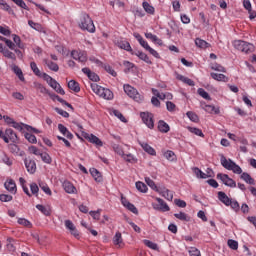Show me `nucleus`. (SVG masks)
<instances>
[{
  "mask_svg": "<svg viewBox=\"0 0 256 256\" xmlns=\"http://www.w3.org/2000/svg\"><path fill=\"white\" fill-rule=\"evenodd\" d=\"M90 173L95 181H97L98 183H101V181H103V176H101V172H99V170H97L96 168H91Z\"/></svg>",
  "mask_w": 256,
  "mask_h": 256,
  "instance_id": "obj_23",
  "label": "nucleus"
},
{
  "mask_svg": "<svg viewBox=\"0 0 256 256\" xmlns=\"http://www.w3.org/2000/svg\"><path fill=\"white\" fill-rule=\"evenodd\" d=\"M8 148H9V151L13 155H19L20 157H23V155L25 153V152L21 151V149L19 148V146L17 144H9Z\"/></svg>",
  "mask_w": 256,
  "mask_h": 256,
  "instance_id": "obj_14",
  "label": "nucleus"
},
{
  "mask_svg": "<svg viewBox=\"0 0 256 256\" xmlns=\"http://www.w3.org/2000/svg\"><path fill=\"white\" fill-rule=\"evenodd\" d=\"M142 7L146 13L149 15H155V7H153L149 2H143Z\"/></svg>",
  "mask_w": 256,
  "mask_h": 256,
  "instance_id": "obj_27",
  "label": "nucleus"
},
{
  "mask_svg": "<svg viewBox=\"0 0 256 256\" xmlns=\"http://www.w3.org/2000/svg\"><path fill=\"white\" fill-rule=\"evenodd\" d=\"M124 92L130 99L136 101V103H141L144 99L143 95L139 94V91L129 84H124Z\"/></svg>",
  "mask_w": 256,
  "mask_h": 256,
  "instance_id": "obj_4",
  "label": "nucleus"
},
{
  "mask_svg": "<svg viewBox=\"0 0 256 256\" xmlns=\"http://www.w3.org/2000/svg\"><path fill=\"white\" fill-rule=\"evenodd\" d=\"M115 117H118V119H120V121H122V123H127V119H125V116H123V114L121 112H119V110H114L113 111Z\"/></svg>",
  "mask_w": 256,
  "mask_h": 256,
  "instance_id": "obj_58",
  "label": "nucleus"
},
{
  "mask_svg": "<svg viewBox=\"0 0 256 256\" xmlns=\"http://www.w3.org/2000/svg\"><path fill=\"white\" fill-rule=\"evenodd\" d=\"M30 191L32 195H35V197L39 196V186L37 185V183L33 182L30 184Z\"/></svg>",
  "mask_w": 256,
  "mask_h": 256,
  "instance_id": "obj_41",
  "label": "nucleus"
},
{
  "mask_svg": "<svg viewBox=\"0 0 256 256\" xmlns=\"http://www.w3.org/2000/svg\"><path fill=\"white\" fill-rule=\"evenodd\" d=\"M103 69H105V71L107 73H109L110 75H112V77H117V72L114 71L113 67H111V65L109 64H103Z\"/></svg>",
  "mask_w": 256,
  "mask_h": 256,
  "instance_id": "obj_42",
  "label": "nucleus"
},
{
  "mask_svg": "<svg viewBox=\"0 0 256 256\" xmlns=\"http://www.w3.org/2000/svg\"><path fill=\"white\" fill-rule=\"evenodd\" d=\"M164 157L167 159V161H177V155H175V152L171 150L164 152Z\"/></svg>",
  "mask_w": 256,
  "mask_h": 256,
  "instance_id": "obj_31",
  "label": "nucleus"
},
{
  "mask_svg": "<svg viewBox=\"0 0 256 256\" xmlns=\"http://www.w3.org/2000/svg\"><path fill=\"white\" fill-rule=\"evenodd\" d=\"M12 37L14 43L19 47V49H23L25 47V45L21 43V37L17 36V34H13Z\"/></svg>",
  "mask_w": 256,
  "mask_h": 256,
  "instance_id": "obj_45",
  "label": "nucleus"
},
{
  "mask_svg": "<svg viewBox=\"0 0 256 256\" xmlns=\"http://www.w3.org/2000/svg\"><path fill=\"white\" fill-rule=\"evenodd\" d=\"M220 162L224 169H227L228 171H233V173H236V175H241V173H243V169H241L240 166L237 165V163H235L231 159L227 160L224 155H221Z\"/></svg>",
  "mask_w": 256,
  "mask_h": 256,
  "instance_id": "obj_2",
  "label": "nucleus"
},
{
  "mask_svg": "<svg viewBox=\"0 0 256 256\" xmlns=\"http://www.w3.org/2000/svg\"><path fill=\"white\" fill-rule=\"evenodd\" d=\"M68 88L71 89V91H74V93H79L81 91V87L79 86V82L75 80H70L68 82Z\"/></svg>",
  "mask_w": 256,
  "mask_h": 256,
  "instance_id": "obj_22",
  "label": "nucleus"
},
{
  "mask_svg": "<svg viewBox=\"0 0 256 256\" xmlns=\"http://www.w3.org/2000/svg\"><path fill=\"white\" fill-rule=\"evenodd\" d=\"M255 51V46L253 44L246 42V45H244V50L242 53H253Z\"/></svg>",
  "mask_w": 256,
  "mask_h": 256,
  "instance_id": "obj_47",
  "label": "nucleus"
},
{
  "mask_svg": "<svg viewBox=\"0 0 256 256\" xmlns=\"http://www.w3.org/2000/svg\"><path fill=\"white\" fill-rule=\"evenodd\" d=\"M91 89L96 95L102 97V99H106L107 101H111V99H113V92L110 89L103 88L96 83L91 84Z\"/></svg>",
  "mask_w": 256,
  "mask_h": 256,
  "instance_id": "obj_3",
  "label": "nucleus"
},
{
  "mask_svg": "<svg viewBox=\"0 0 256 256\" xmlns=\"http://www.w3.org/2000/svg\"><path fill=\"white\" fill-rule=\"evenodd\" d=\"M140 117H141L143 123H145V125H147V127L149 129H153V127H155V122L153 121V114L152 113L142 112L140 114Z\"/></svg>",
  "mask_w": 256,
  "mask_h": 256,
  "instance_id": "obj_5",
  "label": "nucleus"
},
{
  "mask_svg": "<svg viewBox=\"0 0 256 256\" xmlns=\"http://www.w3.org/2000/svg\"><path fill=\"white\" fill-rule=\"evenodd\" d=\"M218 199L219 201H221V203L226 205V207H229L231 205L232 199L229 198V196H227V194H225V192L223 191L218 192Z\"/></svg>",
  "mask_w": 256,
  "mask_h": 256,
  "instance_id": "obj_11",
  "label": "nucleus"
},
{
  "mask_svg": "<svg viewBox=\"0 0 256 256\" xmlns=\"http://www.w3.org/2000/svg\"><path fill=\"white\" fill-rule=\"evenodd\" d=\"M25 139H27V141H29V143H37V137H35V135L26 132L25 133Z\"/></svg>",
  "mask_w": 256,
  "mask_h": 256,
  "instance_id": "obj_56",
  "label": "nucleus"
},
{
  "mask_svg": "<svg viewBox=\"0 0 256 256\" xmlns=\"http://www.w3.org/2000/svg\"><path fill=\"white\" fill-rule=\"evenodd\" d=\"M19 225H23L24 227H31V222L25 218L18 219Z\"/></svg>",
  "mask_w": 256,
  "mask_h": 256,
  "instance_id": "obj_59",
  "label": "nucleus"
},
{
  "mask_svg": "<svg viewBox=\"0 0 256 256\" xmlns=\"http://www.w3.org/2000/svg\"><path fill=\"white\" fill-rule=\"evenodd\" d=\"M210 75L215 81H223L224 83H227L229 81V78L225 76V74H217L215 72H212Z\"/></svg>",
  "mask_w": 256,
  "mask_h": 256,
  "instance_id": "obj_21",
  "label": "nucleus"
},
{
  "mask_svg": "<svg viewBox=\"0 0 256 256\" xmlns=\"http://www.w3.org/2000/svg\"><path fill=\"white\" fill-rule=\"evenodd\" d=\"M34 88L36 89V91H39L40 93H42V95L51 94V92H49V90H47V88H45V86H43V84L41 83H34Z\"/></svg>",
  "mask_w": 256,
  "mask_h": 256,
  "instance_id": "obj_26",
  "label": "nucleus"
},
{
  "mask_svg": "<svg viewBox=\"0 0 256 256\" xmlns=\"http://www.w3.org/2000/svg\"><path fill=\"white\" fill-rule=\"evenodd\" d=\"M30 67L37 77H41V70H39V68L37 67V63L31 62Z\"/></svg>",
  "mask_w": 256,
  "mask_h": 256,
  "instance_id": "obj_48",
  "label": "nucleus"
},
{
  "mask_svg": "<svg viewBox=\"0 0 256 256\" xmlns=\"http://www.w3.org/2000/svg\"><path fill=\"white\" fill-rule=\"evenodd\" d=\"M174 217H176V219H179L180 221H189V217H187V214L185 212L176 213L174 214Z\"/></svg>",
  "mask_w": 256,
  "mask_h": 256,
  "instance_id": "obj_52",
  "label": "nucleus"
},
{
  "mask_svg": "<svg viewBox=\"0 0 256 256\" xmlns=\"http://www.w3.org/2000/svg\"><path fill=\"white\" fill-rule=\"evenodd\" d=\"M143 243L146 247H149V249H153V251H157V249H159V246L150 240H143Z\"/></svg>",
  "mask_w": 256,
  "mask_h": 256,
  "instance_id": "obj_43",
  "label": "nucleus"
},
{
  "mask_svg": "<svg viewBox=\"0 0 256 256\" xmlns=\"http://www.w3.org/2000/svg\"><path fill=\"white\" fill-rule=\"evenodd\" d=\"M2 55L6 57V59H11V61H17V56H15V53L9 51V49L5 48L4 51H2Z\"/></svg>",
  "mask_w": 256,
  "mask_h": 256,
  "instance_id": "obj_29",
  "label": "nucleus"
},
{
  "mask_svg": "<svg viewBox=\"0 0 256 256\" xmlns=\"http://www.w3.org/2000/svg\"><path fill=\"white\" fill-rule=\"evenodd\" d=\"M158 193H160V195H162L164 199H167V201H173V192H171V190L165 187H162V188H159Z\"/></svg>",
  "mask_w": 256,
  "mask_h": 256,
  "instance_id": "obj_10",
  "label": "nucleus"
},
{
  "mask_svg": "<svg viewBox=\"0 0 256 256\" xmlns=\"http://www.w3.org/2000/svg\"><path fill=\"white\" fill-rule=\"evenodd\" d=\"M13 71L20 79V81H25V76H23V71L21 70V68H19V66H14Z\"/></svg>",
  "mask_w": 256,
  "mask_h": 256,
  "instance_id": "obj_38",
  "label": "nucleus"
},
{
  "mask_svg": "<svg viewBox=\"0 0 256 256\" xmlns=\"http://www.w3.org/2000/svg\"><path fill=\"white\" fill-rule=\"evenodd\" d=\"M113 243L118 247H123L125 245L123 243V236L121 235V232H116L115 236L113 237Z\"/></svg>",
  "mask_w": 256,
  "mask_h": 256,
  "instance_id": "obj_19",
  "label": "nucleus"
},
{
  "mask_svg": "<svg viewBox=\"0 0 256 256\" xmlns=\"http://www.w3.org/2000/svg\"><path fill=\"white\" fill-rule=\"evenodd\" d=\"M170 130L171 127H169V124H167L165 121L160 120L158 122V131H160V133H169Z\"/></svg>",
  "mask_w": 256,
  "mask_h": 256,
  "instance_id": "obj_16",
  "label": "nucleus"
},
{
  "mask_svg": "<svg viewBox=\"0 0 256 256\" xmlns=\"http://www.w3.org/2000/svg\"><path fill=\"white\" fill-rule=\"evenodd\" d=\"M156 201L159 203L161 211L163 212L171 211V208H169V205H167V203H165L163 199L156 198Z\"/></svg>",
  "mask_w": 256,
  "mask_h": 256,
  "instance_id": "obj_32",
  "label": "nucleus"
},
{
  "mask_svg": "<svg viewBox=\"0 0 256 256\" xmlns=\"http://www.w3.org/2000/svg\"><path fill=\"white\" fill-rule=\"evenodd\" d=\"M90 143H93L97 147H103V141L99 139V137L95 136L94 134H90Z\"/></svg>",
  "mask_w": 256,
  "mask_h": 256,
  "instance_id": "obj_30",
  "label": "nucleus"
},
{
  "mask_svg": "<svg viewBox=\"0 0 256 256\" xmlns=\"http://www.w3.org/2000/svg\"><path fill=\"white\" fill-rule=\"evenodd\" d=\"M197 92L198 95H200V97H202L203 99H206V101H211V96L209 95V93H207V91H205V89L199 88Z\"/></svg>",
  "mask_w": 256,
  "mask_h": 256,
  "instance_id": "obj_36",
  "label": "nucleus"
},
{
  "mask_svg": "<svg viewBox=\"0 0 256 256\" xmlns=\"http://www.w3.org/2000/svg\"><path fill=\"white\" fill-rule=\"evenodd\" d=\"M176 79H178V81H182V83H185L186 85H189V87H195V82L183 75L177 74Z\"/></svg>",
  "mask_w": 256,
  "mask_h": 256,
  "instance_id": "obj_17",
  "label": "nucleus"
},
{
  "mask_svg": "<svg viewBox=\"0 0 256 256\" xmlns=\"http://www.w3.org/2000/svg\"><path fill=\"white\" fill-rule=\"evenodd\" d=\"M11 1H13V3H15V5H17L18 7H21V9H25L26 11H29V7L25 3V1L23 0H11Z\"/></svg>",
  "mask_w": 256,
  "mask_h": 256,
  "instance_id": "obj_46",
  "label": "nucleus"
},
{
  "mask_svg": "<svg viewBox=\"0 0 256 256\" xmlns=\"http://www.w3.org/2000/svg\"><path fill=\"white\" fill-rule=\"evenodd\" d=\"M211 69L213 71H219L220 73H225L227 71L225 67L221 66L220 64H212Z\"/></svg>",
  "mask_w": 256,
  "mask_h": 256,
  "instance_id": "obj_54",
  "label": "nucleus"
},
{
  "mask_svg": "<svg viewBox=\"0 0 256 256\" xmlns=\"http://www.w3.org/2000/svg\"><path fill=\"white\" fill-rule=\"evenodd\" d=\"M116 47H119V49H124V51H128L132 55H135V52H133V49L131 48V44L128 41L125 40H118L115 42Z\"/></svg>",
  "mask_w": 256,
  "mask_h": 256,
  "instance_id": "obj_7",
  "label": "nucleus"
},
{
  "mask_svg": "<svg viewBox=\"0 0 256 256\" xmlns=\"http://www.w3.org/2000/svg\"><path fill=\"white\" fill-rule=\"evenodd\" d=\"M134 55H136V57H139V59H141L142 61H144L148 65H152V63H153L149 59V56H147V54H145L144 52L138 51V52L134 53Z\"/></svg>",
  "mask_w": 256,
  "mask_h": 256,
  "instance_id": "obj_25",
  "label": "nucleus"
},
{
  "mask_svg": "<svg viewBox=\"0 0 256 256\" xmlns=\"http://www.w3.org/2000/svg\"><path fill=\"white\" fill-rule=\"evenodd\" d=\"M227 244H228V247H230V249H233V251H237V249H239V242L233 239H229Z\"/></svg>",
  "mask_w": 256,
  "mask_h": 256,
  "instance_id": "obj_44",
  "label": "nucleus"
},
{
  "mask_svg": "<svg viewBox=\"0 0 256 256\" xmlns=\"http://www.w3.org/2000/svg\"><path fill=\"white\" fill-rule=\"evenodd\" d=\"M193 171L198 179H207V174L201 171L198 167H195Z\"/></svg>",
  "mask_w": 256,
  "mask_h": 256,
  "instance_id": "obj_40",
  "label": "nucleus"
},
{
  "mask_svg": "<svg viewBox=\"0 0 256 256\" xmlns=\"http://www.w3.org/2000/svg\"><path fill=\"white\" fill-rule=\"evenodd\" d=\"M189 255L190 256H201V251H199V249H197L195 247H191V249L189 250Z\"/></svg>",
  "mask_w": 256,
  "mask_h": 256,
  "instance_id": "obj_61",
  "label": "nucleus"
},
{
  "mask_svg": "<svg viewBox=\"0 0 256 256\" xmlns=\"http://www.w3.org/2000/svg\"><path fill=\"white\" fill-rule=\"evenodd\" d=\"M36 209H38V211H41V213H43V215H45L46 217H49V215H51V210L41 204H37Z\"/></svg>",
  "mask_w": 256,
  "mask_h": 256,
  "instance_id": "obj_33",
  "label": "nucleus"
},
{
  "mask_svg": "<svg viewBox=\"0 0 256 256\" xmlns=\"http://www.w3.org/2000/svg\"><path fill=\"white\" fill-rule=\"evenodd\" d=\"M111 7H125V2H122L121 0H116V1H110Z\"/></svg>",
  "mask_w": 256,
  "mask_h": 256,
  "instance_id": "obj_62",
  "label": "nucleus"
},
{
  "mask_svg": "<svg viewBox=\"0 0 256 256\" xmlns=\"http://www.w3.org/2000/svg\"><path fill=\"white\" fill-rule=\"evenodd\" d=\"M205 111H207V113H214L215 115H219V113H220L219 108H216L213 105H206Z\"/></svg>",
  "mask_w": 256,
  "mask_h": 256,
  "instance_id": "obj_39",
  "label": "nucleus"
},
{
  "mask_svg": "<svg viewBox=\"0 0 256 256\" xmlns=\"http://www.w3.org/2000/svg\"><path fill=\"white\" fill-rule=\"evenodd\" d=\"M246 43H247L246 41L235 40L233 42V46L235 47V49H237L238 51H241L243 53V51L245 50Z\"/></svg>",
  "mask_w": 256,
  "mask_h": 256,
  "instance_id": "obj_28",
  "label": "nucleus"
},
{
  "mask_svg": "<svg viewBox=\"0 0 256 256\" xmlns=\"http://www.w3.org/2000/svg\"><path fill=\"white\" fill-rule=\"evenodd\" d=\"M1 161L3 163H5V165H8L9 167H11V165H13V162L11 161V159L9 158V156H7V154L3 153L0 157Z\"/></svg>",
  "mask_w": 256,
  "mask_h": 256,
  "instance_id": "obj_49",
  "label": "nucleus"
},
{
  "mask_svg": "<svg viewBox=\"0 0 256 256\" xmlns=\"http://www.w3.org/2000/svg\"><path fill=\"white\" fill-rule=\"evenodd\" d=\"M113 150L115 153H117V155H120L121 157L125 156L123 148L119 144H113Z\"/></svg>",
  "mask_w": 256,
  "mask_h": 256,
  "instance_id": "obj_53",
  "label": "nucleus"
},
{
  "mask_svg": "<svg viewBox=\"0 0 256 256\" xmlns=\"http://www.w3.org/2000/svg\"><path fill=\"white\" fill-rule=\"evenodd\" d=\"M45 65H47V67L50 69V71H54L55 73H57V71H59V65L51 60H44Z\"/></svg>",
  "mask_w": 256,
  "mask_h": 256,
  "instance_id": "obj_24",
  "label": "nucleus"
},
{
  "mask_svg": "<svg viewBox=\"0 0 256 256\" xmlns=\"http://www.w3.org/2000/svg\"><path fill=\"white\" fill-rule=\"evenodd\" d=\"M145 181H146L148 187H151V189H153V191H156L157 193H159V188L157 187V185L151 178L146 177Z\"/></svg>",
  "mask_w": 256,
  "mask_h": 256,
  "instance_id": "obj_35",
  "label": "nucleus"
},
{
  "mask_svg": "<svg viewBox=\"0 0 256 256\" xmlns=\"http://www.w3.org/2000/svg\"><path fill=\"white\" fill-rule=\"evenodd\" d=\"M136 189L140 191V193H147V185L141 181L136 182Z\"/></svg>",
  "mask_w": 256,
  "mask_h": 256,
  "instance_id": "obj_37",
  "label": "nucleus"
},
{
  "mask_svg": "<svg viewBox=\"0 0 256 256\" xmlns=\"http://www.w3.org/2000/svg\"><path fill=\"white\" fill-rule=\"evenodd\" d=\"M30 153H33V155H40L41 156V150L35 146H30L28 148Z\"/></svg>",
  "mask_w": 256,
  "mask_h": 256,
  "instance_id": "obj_63",
  "label": "nucleus"
},
{
  "mask_svg": "<svg viewBox=\"0 0 256 256\" xmlns=\"http://www.w3.org/2000/svg\"><path fill=\"white\" fill-rule=\"evenodd\" d=\"M174 203H175V205H177V207H181L182 209L187 207V202H185L184 200H181V199H175Z\"/></svg>",
  "mask_w": 256,
  "mask_h": 256,
  "instance_id": "obj_60",
  "label": "nucleus"
},
{
  "mask_svg": "<svg viewBox=\"0 0 256 256\" xmlns=\"http://www.w3.org/2000/svg\"><path fill=\"white\" fill-rule=\"evenodd\" d=\"M188 131L194 135H197L198 137H205V134H203V131L199 128L188 126Z\"/></svg>",
  "mask_w": 256,
  "mask_h": 256,
  "instance_id": "obj_34",
  "label": "nucleus"
},
{
  "mask_svg": "<svg viewBox=\"0 0 256 256\" xmlns=\"http://www.w3.org/2000/svg\"><path fill=\"white\" fill-rule=\"evenodd\" d=\"M39 187L42 191H44V193H46V195H51V188H49V186L47 184H39Z\"/></svg>",
  "mask_w": 256,
  "mask_h": 256,
  "instance_id": "obj_57",
  "label": "nucleus"
},
{
  "mask_svg": "<svg viewBox=\"0 0 256 256\" xmlns=\"http://www.w3.org/2000/svg\"><path fill=\"white\" fill-rule=\"evenodd\" d=\"M229 207H231V209H233L234 211H239V209H241L237 200H231V204L229 205Z\"/></svg>",
  "mask_w": 256,
  "mask_h": 256,
  "instance_id": "obj_64",
  "label": "nucleus"
},
{
  "mask_svg": "<svg viewBox=\"0 0 256 256\" xmlns=\"http://www.w3.org/2000/svg\"><path fill=\"white\" fill-rule=\"evenodd\" d=\"M139 145L142 147V149L148 153V155H157V152L155 151V149L153 147H151L149 144L145 143V142H139Z\"/></svg>",
  "mask_w": 256,
  "mask_h": 256,
  "instance_id": "obj_13",
  "label": "nucleus"
},
{
  "mask_svg": "<svg viewBox=\"0 0 256 256\" xmlns=\"http://www.w3.org/2000/svg\"><path fill=\"white\" fill-rule=\"evenodd\" d=\"M63 187H64V190L66 191V193H70V194L77 193V188H75L73 183H71L69 181H64Z\"/></svg>",
  "mask_w": 256,
  "mask_h": 256,
  "instance_id": "obj_18",
  "label": "nucleus"
},
{
  "mask_svg": "<svg viewBox=\"0 0 256 256\" xmlns=\"http://www.w3.org/2000/svg\"><path fill=\"white\" fill-rule=\"evenodd\" d=\"M217 179H220V181H222V183H224L226 187H232V188L237 187V183L235 182V180L230 178L229 175L227 174L218 173Z\"/></svg>",
  "mask_w": 256,
  "mask_h": 256,
  "instance_id": "obj_6",
  "label": "nucleus"
},
{
  "mask_svg": "<svg viewBox=\"0 0 256 256\" xmlns=\"http://www.w3.org/2000/svg\"><path fill=\"white\" fill-rule=\"evenodd\" d=\"M79 27L83 31H88L89 33H95V24L93 23V20L89 16V14H82L80 16V21H79Z\"/></svg>",
  "mask_w": 256,
  "mask_h": 256,
  "instance_id": "obj_1",
  "label": "nucleus"
},
{
  "mask_svg": "<svg viewBox=\"0 0 256 256\" xmlns=\"http://www.w3.org/2000/svg\"><path fill=\"white\" fill-rule=\"evenodd\" d=\"M0 201H2V203H9V201H13V196L9 194H1Z\"/></svg>",
  "mask_w": 256,
  "mask_h": 256,
  "instance_id": "obj_55",
  "label": "nucleus"
},
{
  "mask_svg": "<svg viewBox=\"0 0 256 256\" xmlns=\"http://www.w3.org/2000/svg\"><path fill=\"white\" fill-rule=\"evenodd\" d=\"M5 135L8 138V141L11 140L12 143H17L19 141L17 133H15V131H13L11 128L6 129Z\"/></svg>",
  "mask_w": 256,
  "mask_h": 256,
  "instance_id": "obj_12",
  "label": "nucleus"
},
{
  "mask_svg": "<svg viewBox=\"0 0 256 256\" xmlns=\"http://www.w3.org/2000/svg\"><path fill=\"white\" fill-rule=\"evenodd\" d=\"M40 157H41V159L44 163H47L48 165H51L52 160H51V156L48 153H46V152L41 153Z\"/></svg>",
  "mask_w": 256,
  "mask_h": 256,
  "instance_id": "obj_51",
  "label": "nucleus"
},
{
  "mask_svg": "<svg viewBox=\"0 0 256 256\" xmlns=\"http://www.w3.org/2000/svg\"><path fill=\"white\" fill-rule=\"evenodd\" d=\"M187 117L190 119V121H193V123H197L199 121V116H197L194 112L188 111L186 113Z\"/></svg>",
  "mask_w": 256,
  "mask_h": 256,
  "instance_id": "obj_50",
  "label": "nucleus"
},
{
  "mask_svg": "<svg viewBox=\"0 0 256 256\" xmlns=\"http://www.w3.org/2000/svg\"><path fill=\"white\" fill-rule=\"evenodd\" d=\"M195 45H196V47H199V49H209V47H211V44H209V42H207L201 38L195 39Z\"/></svg>",
  "mask_w": 256,
  "mask_h": 256,
  "instance_id": "obj_15",
  "label": "nucleus"
},
{
  "mask_svg": "<svg viewBox=\"0 0 256 256\" xmlns=\"http://www.w3.org/2000/svg\"><path fill=\"white\" fill-rule=\"evenodd\" d=\"M240 178L245 181V183H248V185H254L255 184V179L251 177V175L247 172H243L240 176Z\"/></svg>",
  "mask_w": 256,
  "mask_h": 256,
  "instance_id": "obj_20",
  "label": "nucleus"
},
{
  "mask_svg": "<svg viewBox=\"0 0 256 256\" xmlns=\"http://www.w3.org/2000/svg\"><path fill=\"white\" fill-rule=\"evenodd\" d=\"M4 187L9 193H12V195H15L17 193V184H15V180L9 179L4 183Z\"/></svg>",
  "mask_w": 256,
  "mask_h": 256,
  "instance_id": "obj_8",
  "label": "nucleus"
},
{
  "mask_svg": "<svg viewBox=\"0 0 256 256\" xmlns=\"http://www.w3.org/2000/svg\"><path fill=\"white\" fill-rule=\"evenodd\" d=\"M25 167L28 171V173H31V175H33V173H35V171H37V164L35 163V160H25Z\"/></svg>",
  "mask_w": 256,
  "mask_h": 256,
  "instance_id": "obj_9",
  "label": "nucleus"
}]
</instances>
